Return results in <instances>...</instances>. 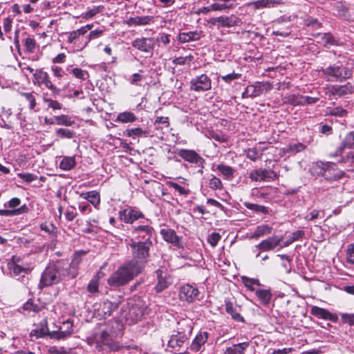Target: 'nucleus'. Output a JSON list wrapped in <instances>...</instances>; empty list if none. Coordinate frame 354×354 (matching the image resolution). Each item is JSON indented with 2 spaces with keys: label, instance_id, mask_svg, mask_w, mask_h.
Here are the masks:
<instances>
[{
  "label": "nucleus",
  "instance_id": "47",
  "mask_svg": "<svg viewBox=\"0 0 354 354\" xmlns=\"http://www.w3.org/2000/svg\"><path fill=\"white\" fill-rule=\"evenodd\" d=\"M148 134V131L140 127L132 128L127 130V136L133 139L139 137H147Z\"/></svg>",
  "mask_w": 354,
  "mask_h": 354
},
{
  "label": "nucleus",
  "instance_id": "61",
  "mask_svg": "<svg viewBox=\"0 0 354 354\" xmlns=\"http://www.w3.org/2000/svg\"><path fill=\"white\" fill-rule=\"evenodd\" d=\"M56 134L61 138L71 139L73 136V132L68 129L59 128L56 130Z\"/></svg>",
  "mask_w": 354,
  "mask_h": 354
},
{
  "label": "nucleus",
  "instance_id": "27",
  "mask_svg": "<svg viewBox=\"0 0 354 354\" xmlns=\"http://www.w3.org/2000/svg\"><path fill=\"white\" fill-rule=\"evenodd\" d=\"M255 295L259 304L263 307H269L272 294L270 289H257L255 290Z\"/></svg>",
  "mask_w": 354,
  "mask_h": 354
},
{
  "label": "nucleus",
  "instance_id": "10",
  "mask_svg": "<svg viewBox=\"0 0 354 354\" xmlns=\"http://www.w3.org/2000/svg\"><path fill=\"white\" fill-rule=\"evenodd\" d=\"M33 83L39 86L44 85L53 95H57L60 93V89L53 84L48 73L41 68L37 69L33 73Z\"/></svg>",
  "mask_w": 354,
  "mask_h": 354
},
{
  "label": "nucleus",
  "instance_id": "8",
  "mask_svg": "<svg viewBox=\"0 0 354 354\" xmlns=\"http://www.w3.org/2000/svg\"><path fill=\"white\" fill-rule=\"evenodd\" d=\"M192 330V326L188 324L185 326V328L183 330H180L178 328V330L175 331L174 333L171 335L168 341V346L176 351H180L184 344L188 342Z\"/></svg>",
  "mask_w": 354,
  "mask_h": 354
},
{
  "label": "nucleus",
  "instance_id": "11",
  "mask_svg": "<svg viewBox=\"0 0 354 354\" xmlns=\"http://www.w3.org/2000/svg\"><path fill=\"white\" fill-rule=\"evenodd\" d=\"M21 204V200L19 198H12L4 204V207H9L10 209H1L0 215L3 216H14L21 214L27 213L28 207L26 205L19 207Z\"/></svg>",
  "mask_w": 354,
  "mask_h": 354
},
{
  "label": "nucleus",
  "instance_id": "34",
  "mask_svg": "<svg viewBox=\"0 0 354 354\" xmlns=\"http://www.w3.org/2000/svg\"><path fill=\"white\" fill-rule=\"evenodd\" d=\"M80 197L87 200L95 207H97L100 203V196L98 192L93 190L87 192H82L80 194Z\"/></svg>",
  "mask_w": 354,
  "mask_h": 354
},
{
  "label": "nucleus",
  "instance_id": "37",
  "mask_svg": "<svg viewBox=\"0 0 354 354\" xmlns=\"http://www.w3.org/2000/svg\"><path fill=\"white\" fill-rule=\"evenodd\" d=\"M158 282L156 286V290L158 292H160L167 288L169 284V281L166 277V274L163 276V272L161 270H157L156 271Z\"/></svg>",
  "mask_w": 354,
  "mask_h": 354
},
{
  "label": "nucleus",
  "instance_id": "49",
  "mask_svg": "<svg viewBox=\"0 0 354 354\" xmlns=\"http://www.w3.org/2000/svg\"><path fill=\"white\" fill-rule=\"evenodd\" d=\"M243 283H244L245 286L250 291L254 292L257 289L254 288V286L257 285L258 286H261L260 281L257 279L254 278H249L248 277H242Z\"/></svg>",
  "mask_w": 354,
  "mask_h": 354
},
{
  "label": "nucleus",
  "instance_id": "60",
  "mask_svg": "<svg viewBox=\"0 0 354 354\" xmlns=\"http://www.w3.org/2000/svg\"><path fill=\"white\" fill-rule=\"evenodd\" d=\"M24 47L27 52L34 53L36 48L35 40L32 37H27L24 41Z\"/></svg>",
  "mask_w": 354,
  "mask_h": 354
},
{
  "label": "nucleus",
  "instance_id": "31",
  "mask_svg": "<svg viewBox=\"0 0 354 354\" xmlns=\"http://www.w3.org/2000/svg\"><path fill=\"white\" fill-rule=\"evenodd\" d=\"M44 308L39 300L32 299H28L22 306L24 310L34 313L40 312Z\"/></svg>",
  "mask_w": 354,
  "mask_h": 354
},
{
  "label": "nucleus",
  "instance_id": "25",
  "mask_svg": "<svg viewBox=\"0 0 354 354\" xmlns=\"http://www.w3.org/2000/svg\"><path fill=\"white\" fill-rule=\"evenodd\" d=\"M82 262L81 254L75 253L71 260L68 268H65L66 276L75 278L78 274L79 266Z\"/></svg>",
  "mask_w": 354,
  "mask_h": 354
},
{
  "label": "nucleus",
  "instance_id": "50",
  "mask_svg": "<svg viewBox=\"0 0 354 354\" xmlns=\"http://www.w3.org/2000/svg\"><path fill=\"white\" fill-rule=\"evenodd\" d=\"M118 307V304L111 302L110 301H104L102 306V311L104 313V316L111 315V313L116 310Z\"/></svg>",
  "mask_w": 354,
  "mask_h": 354
},
{
  "label": "nucleus",
  "instance_id": "20",
  "mask_svg": "<svg viewBox=\"0 0 354 354\" xmlns=\"http://www.w3.org/2000/svg\"><path fill=\"white\" fill-rule=\"evenodd\" d=\"M73 327V323L70 319L64 321L58 330L53 331L51 337L57 339H66L72 335Z\"/></svg>",
  "mask_w": 354,
  "mask_h": 354
},
{
  "label": "nucleus",
  "instance_id": "5",
  "mask_svg": "<svg viewBox=\"0 0 354 354\" xmlns=\"http://www.w3.org/2000/svg\"><path fill=\"white\" fill-rule=\"evenodd\" d=\"M322 76L328 82H343L353 76V68L344 66L340 62L322 68L319 71Z\"/></svg>",
  "mask_w": 354,
  "mask_h": 354
},
{
  "label": "nucleus",
  "instance_id": "4",
  "mask_svg": "<svg viewBox=\"0 0 354 354\" xmlns=\"http://www.w3.org/2000/svg\"><path fill=\"white\" fill-rule=\"evenodd\" d=\"M140 272L136 270L128 262L124 263L116 271L113 272L107 279V283L113 288H118L127 284Z\"/></svg>",
  "mask_w": 354,
  "mask_h": 354
},
{
  "label": "nucleus",
  "instance_id": "42",
  "mask_svg": "<svg viewBox=\"0 0 354 354\" xmlns=\"http://www.w3.org/2000/svg\"><path fill=\"white\" fill-rule=\"evenodd\" d=\"M76 165L75 158L74 156H65L59 163V168L64 171L71 170Z\"/></svg>",
  "mask_w": 354,
  "mask_h": 354
},
{
  "label": "nucleus",
  "instance_id": "14",
  "mask_svg": "<svg viewBox=\"0 0 354 354\" xmlns=\"http://www.w3.org/2000/svg\"><path fill=\"white\" fill-rule=\"evenodd\" d=\"M199 295L200 292L197 287L185 284L180 287L178 296L181 301L191 304L198 299Z\"/></svg>",
  "mask_w": 354,
  "mask_h": 354
},
{
  "label": "nucleus",
  "instance_id": "16",
  "mask_svg": "<svg viewBox=\"0 0 354 354\" xmlns=\"http://www.w3.org/2000/svg\"><path fill=\"white\" fill-rule=\"evenodd\" d=\"M209 23L218 28H230L240 26L241 20L236 15H232L230 16H221L212 18L209 20Z\"/></svg>",
  "mask_w": 354,
  "mask_h": 354
},
{
  "label": "nucleus",
  "instance_id": "28",
  "mask_svg": "<svg viewBox=\"0 0 354 354\" xmlns=\"http://www.w3.org/2000/svg\"><path fill=\"white\" fill-rule=\"evenodd\" d=\"M208 338V333L206 331H200L195 337L190 346V350L193 352H198L201 346L205 344Z\"/></svg>",
  "mask_w": 354,
  "mask_h": 354
},
{
  "label": "nucleus",
  "instance_id": "24",
  "mask_svg": "<svg viewBox=\"0 0 354 354\" xmlns=\"http://www.w3.org/2000/svg\"><path fill=\"white\" fill-rule=\"evenodd\" d=\"M310 313L319 319L335 322L337 317L334 314L330 313L326 309L313 306L310 308Z\"/></svg>",
  "mask_w": 354,
  "mask_h": 354
},
{
  "label": "nucleus",
  "instance_id": "35",
  "mask_svg": "<svg viewBox=\"0 0 354 354\" xmlns=\"http://www.w3.org/2000/svg\"><path fill=\"white\" fill-rule=\"evenodd\" d=\"M354 147V131H351L344 138L342 145L335 152V156L341 154L345 148H352Z\"/></svg>",
  "mask_w": 354,
  "mask_h": 354
},
{
  "label": "nucleus",
  "instance_id": "46",
  "mask_svg": "<svg viewBox=\"0 0 354 354\" xmlns=\"http://www.w3.org/2000/svg\"><path fill=\"white\" fill-rule=\"evenodd\" d=\"M272 227L268 225H261L255 229L252 237L259 238L264 235L270 234L272 232Z\"/></svg>",
  "mask_w": 354,
  "mask_h": 354
},
{
  "label": "nucleus",
  "instance_id": "19",
  "mask_svg": "<svg viewBox=\"0 0 354 354\" xmlns=\"http://www.w3.org/2000/svg\"><path fill=\"white\" fill-rule=\"evenodd\" d=\"M178 182L167 181L166 185L171 188H173L175 192H178L179 195L187 196L190 194L189 189L188 180L181 176L176 178Z\"/></svg>",
  "mask_w": 354,
  "mask_h": 354
},
{
  "label": "nucleus",
  "instance_id": "13",
  "mask_svg": "<svg viewBox=\"0 0 354 354\" xmlns=\"http://www.w3.org/2000/svg\"><path fill=\"white\" fill-rule=\"evenodd\" d=\"M212 89V80L202 74L192 78L190 81V90L196 92H205Z\"/></svg>",
  "mask_w": 354,
  "mask_h": 354
},
{
  "label": "nucleus",
  "instance_id": "57",
  "mask_svg": "<svg viewBox=\"0 0 354 354\" xmlns=\"http://www.w3.org/2000/svg\"><path fill=\"white\" fill-rule=\"evenodd\" d=\"M231 7H232V6H228L225 3L215 2V3H212V4H211L208 7H205V9L207 10V11H211V10H225V9H228V8H230Z\"/></svg>",
  "mask_w": 354,
  "mask_h": 354
},
{
  "label": "nucleus",
  "instance_id": "33",
  "mask_svg": "<svg viewBox=\"0 0 354 354\" xmlns=\"http://www.w3.org/2000/svg\"><path fill=\"white\" fill-rule=\"evenodd\" d=\"M248 346V342L235 344L227 348L223 354H244Z\"/></svg>",
  "mask_w": 354,
  "mask_h": 354
},
{
  "label": "nucleus",
  "instance_id": "7",
  "mask_svg": "<svg viewBox=\"0 0 354 354\" xmlns=\"http://www.w3.org/2000/svg\"><path fill=\"white\" fill-rule=\"evenodd\" d=\"M140 223V225L132 226L131 233L138 241H151V239L154 231L151 225V221L148 218H145Z\"/></svg>",
  "mask_w": 354,
  "mask_h": 354
},
{
  "label": "nucleus",
  "instance_id": "51",
  "mask_svg": "<svg viewBox=\"0 0 354 354\" xmlns=\"http://www.w3.org/2000/svg\"><path fill=\"white\" fill-rule=\"evenodd\" d=\"M346 259L349 268L354 270V243H351L347 246Z\"/></svg>",
  "mask_w": 354,
  "mask_h": 354
},
{
  "label": "nucleus",
  "instance_id": "2",
  "mask_svg": "<svg viewBox=\"0 0 354 354\" xmlns=\"http://www.w3.org/2000/svg\"><path fill=\"white\" fill-rule=\"evenodd\" d=\"M129 245L133 259L128 261L133 268L139 272H142L149 256V250L152 245V241H142L131 239L128 243Z\"/></svg>",
  "mask_w": 354,
  "mask_h": 354
},
{
  "label": "nucleus",
  "instance_id": "62",
  "mask_svg": "<svg viewBox=\"0 0 354 354\" xmlns=\"http://www.w3.org/2000/svg\"><path fill=\"white\" fill-rule=\"evenodd\" d=\"M44 101L47 104V106L49 109H52L53 110H59L62 109V105L58 101L54 100L50 98H44Z\"/></svg>",
  "mask_w": 354,
  "mask_h": 354
},
{
  "label": "nucleus",
  "instance_id": "17",
  "mask_svg": "<svg viewBox=\"0 0 354 354\" xmlns=\"http://www.w3.org/2000/svg\"><path fill=\"white\" fill-rule=\"evenodd\" d=\"M252 181H271L277 178V174L271 169H259L252 170L249 175Z\"/></svg>",
  "mask_w": 354,
  "mask_h": 354
},
{
  "label": "nucleus",
  "instance_id": "56",
  "mask_svg": "<svg viewBox=\"0 0 354 354\" xmlns=\"http://www.w3.org/2000/svg\"><path fill=\"white\" fill-rule=\"evenodd\" d=\"M104 9L103 6H94L92 8L88 9L84 13L82 14V17L84 19H91L95 16L97 13L101 12Z\"/></svg>",
  "mask_w": 354,
  "mask_h": 354
},
{
  "label": "nucleus",
  "instance_id": "15",
  "mask_svg": "<svg viewBox=\"0 0 354 354\" xmlns=\"http://www.w3.org/2000/svg\"><path fill=\"white\" fill-rule=\"evenodd\" d=\"M120 219L125 223L133 224L140 219L146 218L142 212L134 207H129L119 212Z\"/></svg>",
  "mask_w": 354,
  "mask_h": 354
},
{
  "label": "nucleus",
  "instance_id": "3",
  "mask_svg": "<svg viewBox=\"0 0 354 354\" xmlns=\"http://www.w3.org/2000/svg\"><path fill=\"white\" fill-rule=\"evenodd\" d=\"M65 272L66 270L63 261L50 263L41 273L39 287L51 286L59 283L66 277Z\"/></svg>",
  "mask_w": 354,
  "mask_h": 354
},
{
  "label": "nucleus",
  "instance_id": "64",
  "mask_svg": "<svg viewBox=\"0 0 354 354\" xmlns=\"http://www.w3.org/2000/svg\"><path fill=\"white\" fill-rule=\"evenodd\" d=\"M221 236L217 232H212L207 236V242L212 246L215 247L220 241Z\"/></svg>",
  "mask_w": 354,
  "mask_h": 354
},
{
  "label": "nucleus",
  "instance_id": "22",
  "mask_svg": "<svg viewBox=\"0 0 354 354\" xmlns=\"http://www.w3.org/2000/svg\"><path fill=\"white\" fill-rule=\"evenodd\" d=\"M331 95L337 97H342L354 93V82H347L342 85H332L328 88Z\"/></svg>",
  "mask_w": 354,
  "mask_h": 354
},
{
  "label": "nucleus",
  "instance_id": "54",
  "mask_svg": "<svg viewBox=\"0 0 354 354\" xmlns=\"http://www.w3.org/2000/svg\"><path fill=\"white\" fill-rule=\"evenodd\" d=\"M225 310L226 312L230 314L234 320L243 322V317L239 313L236 312L232 303H226Z\"/></svg>",
  "mask_w": 354,
  "mask_h": 354
},
{
  "label": "nucleus",
  "instance_id": "55",
  "mask_svg": "<svg viewBox=\"0 0 354 354\" xmlns=\"http://www.w3.org/2000/svg\"><path fill=\"white\" fill-rule=\"evenodd\" d=\"M99 279L100 276L99 274H97L95 277H94L88 283L87 286V290L91 293L94 294L98 292L99 288Z\"/></svg>",
  "mask_w": 354,
  "mask_h": 354
},
{
  "label": "nucleus",
  "instance_id": "59",
  "mask_svg": "<svg viewBox=\"0 0 354 354\" xmlns=\"http://www.w3.org/2000/svg\"><path fill=\"white\" fill-rule=\"evenodd\" d=\"M208 185L209 188L212 190H221L223 189V183L221 180L214 176H213L212 178L209 180Z\"/></svg>",
  "mask_w": 354,
  "mask_h": 354
},
{
  "label": "nucleus",
  "instance_id": "23",
  "mask_svg": "<svg viewBox=\"0 0 354 354\" xmlns=\"http://www.w3.org/2000/svg\"><path fill=\"white\" fill-rule=\"evenodd\" d=\"M283 236H273L263 240L258 245H255V248L259 249L260 251H269L275 249L279 246Z\"/></svg>",
  "mask_w": 354,
  "mask_h": 354
},
{
  "label": "nucleus",
  "instance_id": "26",
  "mask_svg": "<svg viewBox=\"0 0 354 354\" xmlns=\"http://www.w3.org/2000/svg\"><path fill=\"white\" fill-rule=\"evenodd\" d=\"M153 21L152 16H135L127 19L126 24L129 26H140L151 24Z\"/></svg>",
  "mask_w": 354,
  "mask_h": 354
},
{
  "label": "nucleus",
  "instance_id": "48",
  "mask_svg": "<svg viewBox=\"0 0 354 354\" xmlns=\"http://www.w3.org/2000/svg\"><path fill=\"white\" fill-rule=\"evenodd\" d=\"M243 205L248 209L252 210L257 213L267 214L269 213L268 208L266 206L254 204L249 202H245Z\"/></svg>",
  "mask_w": 354,
  "mask_h": 354
},
{
  "label": "nucleus",
  "instance_id": "44",
  "mask_svg": "<svg viewBox=\"0 0 354 354\" xmlns=\"http://www.w3.org/2000/svg\"><path fill=\"white\" fill-rule=\"evenodd\" d=\"M302 99L301 95L291 94L283 97V102L292 106H300L302 105Z\"/></svg>",
  "mask_w": 354,
  "mask_h": 354
},
{
  "label": "nucleus",
  "instance_id": "45",
  "mask_svg": "<svg viewBox=\"0 0 354 354\" xmlns=\"http://www.w3.org/2000/svg\"><path fill=\"white\" fill-rule=\"evenodd\" d=\"M217 170L227 180H230L234 177V170L230 166L219 164L217 165Z\"/></svg>",
  "mask_w": 354,
  "mask_h": 354
},
{
  "label": "nucleus",
  "instance_id": "6",
  "mask_svg": "<svg viewBox=\"0 0 354 354\" xmlns=\"http://www.w3.org/2000/svg\"><path fill=\"white\" fill-rule=\"evenodd\" d=\"M315 170L318 175L323 176L328 180L339 179L344 175V172L337 169V165L331 162H317Z\"/></svg>",
  "mask_w": 354,
  "mask_h": 354
},
{
  "label": "nucleus",
  "instance_id": "40",
  "mask_svg": "<svg viewBox=\"0 0 354 354\" xmlns=\"http://www.w3.org/2000/svg\"><path fill=\"white\" fill-rule=\"evenodd\" d=\"M265 85L266 84L261 83L250 85L247 87L245 93L251 97L259 96L262 94Z\"/></svg>",
  "mask_w": 354,
  "mask_h": 354
},
{
  "label": "nucleus",
  "instance_id": "39",
  "mask_svg": "<svg viewBox=\"0 0 354 354\" xmlns=\"http://www.w3.org/2000/svg\"><path fill=\"white\" fill-rule=\"evenodd\" d=\"M317 41L322 43L324 46L327 45H338V41L330 33H319L317 36Z\"/></svg>",
  "mask_w": 354,
  "mask_h": 354
},
{
  "label": "nucleus",
  "instance_id": "32",
  "mask_svg": "<svg viewBox=\"0 0 354 354\" xmlns=\"http://www.w3.org/2000/svg\"><path fill=\"white\" fill-rule=\"evenodd\" d=\"M103 30H94L90 32V33L85 36V38L82 39V41L81 43L78 44L77 46L76 50L77 51L82 50L83 48H84L87 44L89 43V41L93 39H97L101 36L102 34Z\"/></svg>",
  "mask_w": 354,
  "mask_h": 354
},
{
  "label": "nucleus",
  "instance_id": "52",
  "mask_svg": "<svg viewBox=\"0 0 354 354\" xmlns=\"http://www.w3.org/2000/svg\"><path fill=\"white\" fill-rule=\"evenodd\" d=\"M55 124L66 127L72 126L75 122L71 117L66 115H61L55 117Z\"/></svg>",
  "mask_w": 354,
  "mask_h": 354
},
{
  "label": "nucleus",
  "instance_id": "38",
  "mask_svg": "<svg viewBox=\"0 0 354 354\" xmlns=\"http://www.w3.org/2000/svg\"><path fill=\"white\" fill-rule=\"evenodd\" d=\"M281 3V1L279 0H258L250 3L249 5L252 6L255 9H260L263 8L274 7Z\"/></svg>",
  "mask_w": 354,
  "mask_h": 354
},
{
  "label": "nucleus",
  "instance_id": "58",
  "mask_svg": "<svg viewBox=\"0 0 354 354\" xmlns=\"http://www.w3.org/2000/svg\"><path fill=\"white\" fill-rule=\"evenodd\" d=\"M328 114L333 116L345 117L348 111L341 106L331 108L328 110Z\"/></svg>",
  "mask_w": 354,
  "mask_h": 354
},
{
  "label": "nucleus",
  "instance_id": "36",
  "mask_svg": "<svg viewBox=\"0 0 354 354\" xmlns=\"http://www.w3.org/2000/svg\"><path fill=\"white\" fill-rule=\"evenodd\" d=\"M306 147V146L301 142L292 143L283 147L282 151L284 154L291 156L304 151Z\"/></svg>",
  "mask_w": 354,
  "mask_h": 354
},
{
  "label": "nucleus",
  "instance_id": "9",
  "mask_svg": "<svg viewBox=\"0 0 354 354\" xmlns=\"http://www.w3.org/2000/svg\"><path fill=\"white\" fill-rule=\"evenodd\" d=\"M7 268L10 274L12 277H17L24 275L30 270V264L26 261L19 256L14 255L11 259L7 263Z\"/></svg>",
  "mask_w": 354,
  "mask_h": 354
},
{
  "label": "nucleus",
  "instance_id": "53",
  "mask_svg": "<svg viewBox=\"0 0 354 354\" xmlns=\"http://www.w3.org/2000/svg\"><path fill=\"white\" fill-rule=\"evenodd\" d=\"M70 73L74 75V77H75L77 79L82 81L87 80L89 78V74L88 71L80 68L76 67L71 69Z\"/></svg>",
  "mask_w": 354,
  "mask_h": 354
},
{
  "label": "nucleus",
  "instance_id": "43",
  "mask_svg": "<svg viewBox=\"0 0 354 354\" xmlns=\"http://www.w3.org/2000/svg\"><path fill=\"white\" fill-rule=\"evenodd\" d=\"M137 120L135 114L130 111H124L120 113L117 116L116 121L122 123L133 122Z\"/></svg>",
  "mask_w": 354,
  "mask_h": 354
},
{
  "label": "nucleus",
  "instance_id": "1",
  "mask_svg": "<svg viewBox=\"0 0 354 354\" xmlns=\"http://www.w3.org/2000/svg\"><path fill=\"white\" fill-rule=\"evenodd\" d=\"M87 344L104 353L115 352L120 348L118 344L114 341L112 328L109 326L89 336L87 338Z\"/></svg>",
  "mask_w": 354,
  "mask_h": 354
},
{
  "label": "nucleus",
  "instance_id": "21",
  "mask_svg": "<svg viewBox=\"0 0 354 354\" xmlns=\"http://www.w3.org/2000/svg\"><path fill=\"white\" fill-rule=\"evenodd\" d=\"M131 45L137 50L147 53H151L154 48L153 38L150 37L136 38Z\"/></svg>",
  "mask_w": 354,
  "mask_h": 354
},
{
  "label": "nucleus",
  "instance_id": "41",
  "mask_svg": "<svg viewBox=\"0 0 354 354\" xmlns=\"http://www.w3.org/2000/svg\"><path fill=\"white\" fill-rule=\"evenodd\" d=\"M143 310L140 308L132 306L129 311L127 319H130L131 323L134 324L140 320L143 316Z\"/></svg>",
  "mask_w": 354,
  "mask_h": 354
},
{
  "label": "nucleus",
  "instance_id": "30",
  "mask_svg": "<svg viewBox=\"0 0 354 354\" xmlns=\"http://www.w3.org/2000/svg\"><path fill=\"white\" fill-rule=\"evenodd\" d=\"M83 38H85V36L79 28L68 33L67 42L73 45L74 51H77V46L82 42Z\"/></svg>",
  "mask_w": 354,
  "mask_h": 354
},
{
  "label": "nucleus",
  "instance_id": "29",
  "mask_svg": "<svg viewBox=\"0 0 354 354\" xmlns=\"http://www.w3.org/2000/svg\"><path fill=\"white\" fill-rule=\"evenodd\" d=\"M202 37L201 31H189L180 32L178 35V40L180 43H187L199 40Z\"/></svg>",
  "mask_w": 354,
  "mask_h": 354
},
{
  "label": "nucleus",
  "instance_id": "18",
  "mask_svg": "<svg viewBox=\"0 0 354 354\" xmlns=\"http://www.w3.org/2000/svg\"><path fill=\"white\" fill-rule=\"evenodd\" d=\"M160 234L162 239L167 243L177 248H183V243L182 238L178 236L175 230L169 227H165L160 230Z\"/></svg>",
  "mask_w": 354,
  "mask_h": 354
},
{
  "label": "nucleus",
  "instance_id": "12",
  "mask_svg": "<svg viewBox=\"0 0 354 354\" xmlns=\"http://www.w3.org/2000/svg\"><path fill=\"white\" fill-rule=\"evenodd\" d=\"M177 154L195 167H204L205 159L194 150L181 149L177 151Z\"/></svg>",
  "mask_w": 354,
  "mask_h": 354
},
{
  "label": "nucleus",
  "instance_id": "63",
  "mask_svg": "<svg viewBox=\"0 0 354 354\" xmlns=\"http://www.w3.org/2000/svg\"><path fill=\"white\" fill-rule=\"evenodd\" d=\"M21 95L29 102V109L33 110L36 106V100L32 93H21Z\"/></svg>",
  "mask_w": 354,
  "mask_h": 354
}]
</instances>
